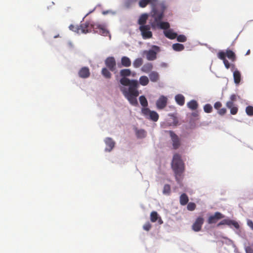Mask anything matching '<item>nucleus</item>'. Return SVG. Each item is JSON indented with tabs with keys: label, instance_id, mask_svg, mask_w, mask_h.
I'll list each match as a JSON object with an SVG mask.
<instances>
[{
	"label": "nucleus",
	"instance_id": "obj_1",
	"mask_svg": "<svg viewBox=\"0 0 253 253\" xmlns=\"http://www.w3.org/2000/svg\"><path fill=\"white\" fill-rule=\"evenodd\" d=\"M131 74V71L129 69H123L120 70V75L122 77L120 80V84L124 86H128L127 89L122 86L120 89L129 103L134 106H136L138 105L137 97L139 94L138 90L139 85L137 80H129L127 78Z\"/></svg>",
	"mask_w": 253,
	"mask_h": 253
},
{
	"label": "nucleus",
	"instance_id": "obj_2",
	"mask_svg": "<svg viewBox=\"0 0 253 253\" xmlns=\"http://www.w3.org/2000/svg\"><path fill=\"white\" fill-rule=\"evenodd\" d=\"M160 9L154 8L151 12L150 24L153 29L159 28L161 29H168L170 25L167 22H162V20L164 16V12L167 8V5L165 2L162 1L159 4Z\"/></svg>",
	"mask_w": 253,
	"mask_h": 253
},
{
	"label": "nucleus",
	"instance_id": "obj_3",
	"mask_svg": "<svg viewBox=\"0 0 253 253\" xmlns=\"http://www.w3.org/2000/svg\"><path fill=\"white\" fill-rule=\"evenodd\" d=\"M171 167L175 173L176 181L179 183L184 170V164L181 159L180 156L175 154L173 157Z\"/></svg>",
	"mask_w": 253,
	"mask_h": 253
},
{
	"label": "nucleus",
	"instance_id": "obj_4",
	"mask_svg": "<svg viewBox=\"0 0 253 253\" xmlns=\"http://www.w3.org/2000/svg\"><path fill=\"white\" fill-rule=\"evenodd\" d=\"M240 97L235 94H233L230 95L229 100L226 102V106L230 109L231 114L235 115L237 114L238 111V106L235 104V102Z\"/></svg>",
	"mask_w": 253,
	"mask_h": 253
},
{
	"label": "nucleus",
	"instance_id": "obj_5",
	"mask_svg": "<svg viewBox=\"0 0 253 253\" xmlns=\"http://www.w3.org/2000/svg\"><path fill=\"white\" fill-rule=\"evenodd\" d=\"M141 113L147 119L153 122H157L159 118V114L156 111H151L148 108H142Z\"/></svg>",
	"mask_w": 253,
	"mask_h": 253
},
{
	"label": "nucleus",
	"instance_id": "obj_6",
	"mask_svg": "<svg viewBox=\"0 0 253 253\" xmlns=\"http://www.w3.org/2000/svg\"><path fill=\"white\" fill-rule=\"evenodd\" d=\"M152 49L145 50L144 53L146 56V58L149 61H153L157 58V53L160 51V47L157 45H153Z\"/></svg>",
	"mask_w": 253,
	"mask_h": 253
},
{
	"label": "nucleus",
	"instance_id": "obj_7",
	"mask_svg": "<svg viewBox=\"0 0 253 253\" xmlns=\"http://www.w3.org/2000/svg\"><path fill=\"white\" fill-rule=\"evenodd\" d=\"M161 2H159L158 0H140L138 4L142 8L145 7L148 4H150L152 6V12L154 8L160 9L159 4Z\"/></svg>",
	"mask_w": 253,
	"mask_h": 253
},
{
	"label": "nucleus",
	"instance_id": "obj_8",
	"mask_svg": "<svg viewBox=\"0 0 253 253\" xmlns=\"http://www.w3.org/2000/svg\"><path fill=\"white\" fill-rule=\"evenodd\" d=\"M151 25L140 26L139 30L144 39H150L152 37V33L150 31Z\"/></svg>",
	"mask_w": 253,
	"mask_h": 253
},
{
	"label": "nucleus",
	"instance_id": "obj_9",
	"mask_svg": "<svg viewBox=\"0 0 253 253\" xmlns=\"http://www.w3.org/2000/svg\"><path fill=\"white\" fill-rule=\"evenodd\" d=\"M93 31L103 36L109 35L110 38H111L109 32L106 29L105 26L103 25L94 24V27H93Z\"/></svg>",
	"mask_w": 253,
	"mask_h": 253
},
{
	"label": "nucleus",
	"instance_id": "obj_10",
	"mask_svg": "<svg viewBox=\"0 0 253 253\" xmlns=\"http://www.w3.org/2000/svg\"><path fill=\"white\" fill-rule=\"evenodd\" d=\"M167 132H169L171 138L173 148L175 150L178 149L181 145V142L178 135L172 130L167 131Z\"/></svg>",
	"mask_w": 253,
	"mask_h": 253
},
{
	"label": "nucleus",
	"instance_id": "obj_11",
	"mask_svg": "<svg viewBox=\"0 0 253 253\" xmlns=\"http://www.w3.org/2000/svg\"><path fill=\"white\" fill-rule=\"evenodd\" d=\"M94 24H91L89 22H86L81 24L79 26L80 33L86 34L93 31V27Z\"/></svg>",
	"mask_w": 253,
	"mask_h": 253
},
{
	"label": "nucleus",
	"instance_id": "obj_12",
	"mask_svg": "<svg viewBox=\"0 0 253 253\" xmlns=\"http://www.w3.org/2000/svg\"><path fill=\"white\" fill-rule=\"evenodd\" d=\"M106 66L112 72H114L116 69V60L113 57H109L105 61Z\"/></svg>",
	"mask_w": 253,
	"mask_h": 253
},
{
	"label": "nucleus",
	"instance_id": "obj_13",
	"mask_svg": "<svg viewBox=\"0 0 253 253\" xmlns=\"http://www.w3.org/2000/svg\"><path fill=\"white\" fill-rule=\"evenodd\" d=\"M204 219L201 216L198 217L192 225V229L195 232L200 231L204 223Z\"/></svg>",
	"mask_w": 253,
	"mask_h": 253
},
{
	"label": "nucleus",
	"instance_id": "obj_14",
	"mask_svg": "<svg viewBox=\"0 0 253 253\" xmlns=\"http://www.w3.org/2000/svg\"><path fill=\"white\" fill-rule=\"evenodd\" d=\"M168 98L167 97L162 95L156 102V106L158 109H163L167 105Z\"/></svg>",
	"mask_w": 253,
	"mask_h": 253
},
{
	"label": "nucleus",
	"instance_id": "obj_15",
	"mask_svg": "<svg viewBox=\"0 0 253 253\" xmlns=\"http://www.w3.org/2000/svg\"><path fill=\"white\" fill-rule=\"evenodd\" d=\"M224 216L219 212H215L214 215L210 216L208 220L209 224L215 223L219 219H222Z\"/></svg>",
	"mask_w": 253,
	"mask_h": 253
},
{
	"label": "nucleus",
	"instance_id": "obj_16",
	"mask_svg": "<svg viewBox=\"0 0 253 253\" xmlns=\"http://www.w3.org/2000/svg\"><path fill=\"white\" fill-rule=\"evenodd\" d=\"M222 225H227L229 226H233L236 229L239 228V225L238 222L231 219H223L217 224V226H219Z\"/></svg>",
	"mask_w": 253,
	"mask_h": 253
},
{
	"label": "nucleus",
	"instance_id": "obj_17",
	"mask_svg": "<svg viewBox=\"0 0 253 253\" xmlns=\"http://www.w3.org/2000/svg\"><path fill=\"white\" fill-rule=\"evenodd\" d=\"M104 141L107 146L105 148V150L106 151L110 152L115 146V141L110 137L106 138Z\"/></svg>",
	"mask_w": 253,
	"mask_h": 253
},
{
	"label": "nucleus",
	"instance_id": "obj_18",
	"mask_svg": "<svg viewBox=\"0 0 253 253\" xmlns=\"http://www.w3.org/2000/svg\"><path fill=\"white\" fill-rule=\"evenodd\" d=\"M217 57L222 60L223 62V63L225 65V67L227 69H229L230 67V64L229 61L225 58V53L223 51H220L217 53Z\"/></svg>",
	"mask_w": 253,
	"mask_h": 253
},
{
	"label": "nucleus",
	"instance_id": "obj_19",
	"mask_svg": "<svg viewBox=\"0 0 253 253\" xmlns=\"http://www.w3.org/2000/svg\"><path fill=\"white\" fill-rule=\"evenodd\" d=\"M79 76L82 78H87L90 76V72L88 67L82 68L79 72Z\"/></svg>",
	"mask_w": 253,
	"mask_h": 253
},
{
	"label": "nucleus",
	"instance_id": "obj_20",
	"mask_svg": "<svg viewBox=\"0 0 253 253\" xmlns=\"http://www.w3.org/2000/svg\"><path fill=\"white\" fill-rule=\"evenodd\" d=\"M158 219L160 224L163 223V221L160 217L159 216L158 213L155 211H152L150 214V220L152 222H155Z\"/></svg>",
	"mask_w": 253,
	"mask_h": 253
},
{
	"label": "nucleus",
	"instance_id": "obj_21",
	"mask_svg": "<svg viewBox=\"0 0 253 253\" xmlns=\"http://www.w3.org/2000/svg\"><path fill=\"white\" fill-rule=\"evenodd\" d=\"M121 62L122 66L125 67H128L131 64L130 59L126 56H123L121 58Z\"/></svg>",
	"mask_w": 253,
	"mask_h": 253
},
{
	"label": "nucleus",
	"instance_id": "obj_22",
	"mask_svg": "<svg viewBox=\"0 0 253 253\" xmlns=\"http://www.w3.org/2000/svg\"><path fill=\"white\" fill-rule=\"evenodd\" d=\"M225 57L227 56L228 58L234 62L236 59V57L235 53L230 49H227L226 50Z\"/></svg>",
	"mask_w": 253,
	"mask_h": 253
},
{
	"label": "nucleus",
	"instance_id": "obj_23",
	"mask_svg": "<svg viewBox=\"0 0 253 253\" xmlns=\"http://www.w3.org/2000/svg\"><path fill=\"white\" fill-rule=\"evenodd\" d=\"M153 65L151 63H145L141 68V71L144 73H148L153 69Z\"/></svg>",
	"mask_w": 253,
	"mask_h": 253
},
{
	"label": "nucleus",
	"instance_id": "obj_24",
	"mask_svg": "<svg viewBox=\"0 0 253 253\" xmlns=\"http://www.w3.org/2000/svg\"><path fill=\"white\" fill-rule=\"evenodd\" d=\"M175 100L176 103L180 106H182L184 104L185 98L184 96L182 94H179L176 95L175 96Z\"/></svg>",
	"mask_w": 253,
	"mask_h": 253
},
{
	"label": "nucleus",
	"instance_id": "obj_25",
	"mask_svg": "<svg viewBox=\"0 0 253 253\" xmlns=\"http://www.w3.org/2000/svg\"><path fill=\"white\" fill-rule=\"evenodd\" d=\"M148 15L146 13L142 14L140 16V17L138 19V24H139L140 26L146 25L145 23H146V21L148 19Z\"/></svg>",
	"mask_w": 253,
	"mask_h": 253
},
{
	"label": "nucleus",
	"instance_id": "obj_26",
	"mask_svg": "<svg viewBox=\"0 0 253 253\" xmlns=\"http://www.w3.org/2000/svg\"><path fill=\"white\" fill-rule=\"evenodd\" d=\"M164 34L167 38L171 40H173L177 37V34L176 33L173 32L170 30L165 31Z\"/></svg>",
	"mask_w": 253,
	"mask_h": 253
},
{
	"label": "nucleus",
	"instance_id": "obj_27",
	"mask_svg": "<svg viewBox=\"0 0 253 253\" xmlns=\"http://www.w3.org/2000/svg\"><path fill=\"white\" fill-rule=\"evenodd\" d=\"M234 81L236 84H238L241 81V73L236 70L233 73Z\"/></svg>",
	"mask_w": 253,
	"mask_h": 253
},
{
	"label": "nucleus",
	"instance_id": "obj_28",
	"mask_svg": "<svg viewBox=\"0 0 253 253\" xmlns=\"http://www.w3.org/2000/svg\"><path fill=\"white\" fill-rule=\"evenodd\" d=\"M179 201H180V204L181 205H182V206L186 205L188 203V201H189L188 197L187 196V195L186 194L183 193L180 196Z\"/></svg>",
	"mask_w": 253,
	"mask_h": 253
},
{
	"label": "nucleus",
	"instance_id": "obj_29",
	"mask_svg": "<svg viewBox=\"0 0 253 253\" xmlns=\"http://www.w3.org/2000/svg\"><path fill=\"white\" fill-rule=\"evenodd\" d=\"M149 78L151 82H156L159 79V75L157 72L153 71L149 74Z\"/></svg>",
	"mask_w": 253,
	"mask_h": 253
},
{
	"label": "nucleus",
	"instance_id": "obj_30",
	"mask_svg": "<svg viewBox=\"0 0 253 253\" xmlns=\"http://www.w3.org/2000/svg\"><path fill=\"white\" fill-rule=\"evenodd\" d=\"M187 106L191 110H195L197 109L198 107V104L196 100H192L188 102Z\"/></svg>",
	"mask_w": 253,
	"mask_h": 253
},
{
	"label": "nucleus",
	"instance_id": "obj_31",
	"mask_svg": "<svg viewBox=\"0 0 253 253\" xmlns=\"http://www.w3.org/2000/svg\"><path fill=\"white\" fill-rule=\"evenodd\" d=\"M172 48L174 50L176 51H180L184 49V46L181 43H174L172 44Z\"/></svg>",
	"mask_w": 253,
	"mask_h": 253
},
{
	"label": "nucleus",
	"instance_id": "obj_32",
	"mask_svg": "<svg viewBox=\"0 0 253 253\" xmlns=\"http://www.w3.org/2000/svg\"><path fill=\"white\" fill-rule=\"evenodd\" d=\"M143 62V61L141 58H137L133 62V66L135 68H139L142 65Z\"/></svg>",
	"mask_w": 253,
	"mask_h": 253
},
{
	"label": "nucleus",
	"instance_id": "obj_33",
	"mask_svg": "<svg viewBox=\"0 0 253 253\" xmlns=\"http://www.w3.org/2000/svg\"><path fill=\"white\" fill-rule=\"evenodd\" d=\"M139 100L140 101V103L143 106V108H147V107L148 106V101L144 96H140L139 98Z\"/></svg>",
	"mask_w": 253,
	"mask_h": 253
},
{
	"label": "nucleus",
	"instance_id": "obj_34",
	"mask_svg": "<svg viewBox=\"0 0 253 253\" xmlns=\"http://www.w3.org/2000/svg\"><path fill=\"white\" fill-rule=\"evenodd\" d=\"M139 83L143 86L147 85L149 83V79L147 76H142L139 78Z\"/></svg>",
	"mask_w": 253,
	"mask_h": 253
},
{
	"label": "nucleus",
	"instance_id": "obj_35",
	"mask_svg": "<svg viewBox=\"0 0 253 253\" xmlns=\"http://www.w3.org/2000/svg\"><path fill=\"white\" fill-rule=\"evenodd\" d=\"M102 75L106 79L111 78V74L106 68H103L101 71Z\"/></svg>",
	"mask_w": 253,
	"mask_h": 253
},
{
	"label": "nucleus",
	"instance_id": "obj_36",
	"mask_svg": "<svg viewBox=\"0 0 253 253\" xmlns=\"http://www.w3.org/2000/svg\"><path fill=\"white\" fill-rule=\"evenodd\" d=\"M163 194L169 195L170 193V186L169 184H165L163 188Z\"/></svg>",
	"mask_w": 253,
	"mask_h": 253
},
{
	"label": "nucleus",
	"instance_id": "obj_37",
	"mask_svg": "<svg viewBox=\"0 0 253 253\" xmlns=\"http://www.w3.org/2000/svg\"><path fill=\"white\" fill-rule=\"evenodd\" d=\"M204 110L206 113H210L212 111V107L211 104H207L204 106Z\"/></svg>",
	"mask_w": 253,
	"mask_h": 253
},
{
	"label": "nucleus",
	"instance_id": "obj_38",
	"mask_svg": "<svg viewBox=\"0 0 253 253\" xmlns=\"http://www.w3.org/2000/svg\"><path fill=\"white\" fill-rule=\"evenodd\" d=\"M137 0H126L125 1V6L126 8H129Z\"/></svg>",
	"mask_w": 253,
	"mask_h": 253
},
{
	"label": "nucleus",
	"instance_id": "obj_39",
	"mask_svg": "<svg viewBox=\"0 0 253 253\" xmlns=\"http://www.w3.org/2000/svg\"><path fill=\"white\" fill-rule=\"evenodd\" d=\"M69 29L72 31L76 32L77 33H80V29L79 26H75L73 24H71L69 27Z\"/></svg>",
	"mask_w": 253,
	"mask_h": 253
},
{
	"label": "nucleus",
	"instance_id": "obj_40",
	"mask_svg": "<svg viewBox=\"0 0 253 253\" xmlns=\"http://www.w3.org/2000/svg\"><path fill=\"white\" fill-rule=\"evenodd\" d=\"M196 208V205L194 203L190 202L188 204L187 208L189 211H193Z\"/></svg>",
	"mask_w": 253,
	"mask_h": 253
},
{
	"label": "nucleus",
	"instance_id": "obj_41",
	"mask_svg": "<svg viewBox=\"0 0 253 253\" xmlns=\"http://www.w3.org/2000/svg\"><path fill=\"white\" fill-rule=\"evenodd\" d=\"M246 112L250 116H253V107L251 106H247L246 108Z\"/></svg>",
	"mask_w": 253,
	"mask_h": 253
},
{
	"label": "nucleus",
	"instance_id": "obj_42",
	"mask_svg": "<svg viewBox=\"0 0 253 253\" xmlns=\"http://www.w3.org/2000/svg\"><path fill=\"white\" fill-rule=\"evenodd\" d=\"M177 41L179 42H185L187 41L186 37L184 35H177Z\"/></svg>",
	"mask_w": 253,
	"mask_h": 253
},
{
	"label": "nucleus",
	"instance_id": "obj_43",
	"mask_svg": "<svg viewBox=\"0 0 253 253\" xmlns=\"http://www.w3.org/2000/svg\"><path fill=\"white\" fill-rule=\"evenodd\" d=\"M136 134L139 137H144L146 135V131L143 129L138 130L136 132Z\"/></svg>",
	"mask_w": 253,
	"mask_h": 253
},
{
	"label": "nucleus",
	"instance_id": "obj_44",
	"mask_svg": "<svg viewBox=\"0 0 253 253\" xmlns=\"http://www.w3.org/2000/svg\"><path fill=\"white\" fill-rule=\"evenodd\" d=\"M151 224L149 222H147L143 225V228L144 230L149 231L151 229Z\"/></svg>",
	"mask_w": 253,
	"mask_h": 253
},
{
	"label": "nucleus",
	"instance_id": "obj_45",
	"mask_svg": "<svg viewBox=\"0 0 253 253\" xmlns=\"http://www.w3.org/2000/svg\"><path fill=\"white\" fill-rule=\"evenodd\" d=\"M222 106V104L220 102L217 101L214 104V107L215 109L217 110H219L220 108Z\"/></svg>",
	"mask_w": 253,
	"mask_h": 253
},
{
	"label": "nucleus",
	"instance_id": "obj_46",
	"mask_svg": "<svg viewBox=\"0 0 253 253\" xmlns=\"http://www.w3.org/2000/svg\"><path fill=\"white\" fill-rule=\"evenodd\" d=\"M246 253H253V248L250 246H247L245 248Z\"/></svg>",
	"mask_w": 253,
	"mask_h": 253
},
{
	"label": "nucleus",
	"instance_id": "obj_47",
	"mask_svg": "<svg viewBox=\"0 0 253 253\" xmlns=\"http://www.w3.org/2000/svg\"><path fill=\"white\" fill-rule=\"evenodd\" d=\"M226 109L224 108H221V109H219L218 110V113L220 115H224V114H226Z\"/></svg>",
	"mask_w": 253,
	"mask_h": 253
},
{
	"label": "nucleus",
	"instance_id": "obj_48",
	"mask_svg": "<svg viewBox=\"0 0 253 253\" xmlns=\"http://www.w3.org/2000/svg\"><path fill=\"white\" fill-rule=\"evenodd\" d=\"M173 121L172 123L173 125V126L177 125V124L178 123V120L177 119V118L175 117H173Z\"/></svg>",
	"mask_w": 253,
	"mask_h": 253
},
{
	"label": "nucleus",
	"instance_id": "obj_49",
	"mask_svg": "<svg viewBox=\"0 0 253 253\" xmlns=\"http://www.w3.org/2000/svg\"><path fill=\"white\" fill-rule=\"evenodd\" d=\"M248 224L250 226L253 227V222L252 221L248 222Z\"/></svg>",
	"mask_w": 253,
	"mask_h": 253
},
{
	"label": "nucleus",
	"instance_id": "obj_50",
	"mask_svg": "<svg viewBox=\"0 0 253 253\" xmlns=\"http://www.w3.org/2000/svg\"><path fill=\"white\" fill-rule=\"evenodd\" d=\"M250 52H251V51H250V49H249V50L247 51V52H246V54H245V55H249V54H250Z\"/></svg>",
	"mask_w": 253,
	"mask_h": 253
}]
</instances>
